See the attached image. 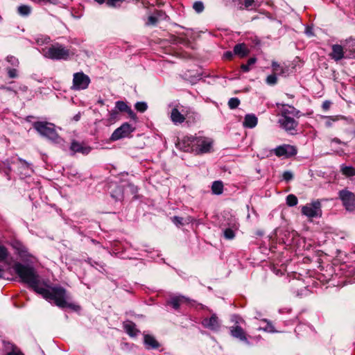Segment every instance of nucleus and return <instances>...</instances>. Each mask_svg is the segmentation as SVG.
<instances>
[{
	"instance_id": "1",
	"label": "nucleus",
	"mask_w": 355,
	"mask_h": 355,
	"mask_svg": "<svg viewBox=\"0 0 355 355\" xmlns=\"http://www.w3.org/2000/svg\"><path fill=\"white\" fill-rule=\"evenodd\" d=\"M37 293L41 295L45 300L51 303H54L60 308L69 307L76 310L78 307L74 304L70 302V295L62 286H52L49 288L41 286L40 288H37Z\"/></svg>"
},
{
	"instance_id": "2",
	"label": "nucleus",
	"mask_w": 355,
	"mask_h": 355,
	"mask_svg": "<svg viewBox=\"0 0 355 355\" xmlns=\"http://www.w3.org/2000/svg\"><path fill=\"white\" fill-rule=\"evenodd\" d=\"M212 144L211 139L195 135L184 137L178 145L184 152L200 155L209 153Z\"/></svg>"
},
{
	"instance_id": "3",
	"label": "nucleus",
	"mask_w": 355,
	"mask_h": 355,
	"mask_svg": "<svg viewBox=\"0 0 355 355\" xmlns=\"http://www.w3.org/2000/svg\"><path fill=\"white\" fill-rule=\"evenodd\" d=\"M12 268L22 282L28 284L36 293L37 292V288L41 287L39 286V276L32 266L17 262L13 265Z\"/></svg>"
},
{
	"instance_id": "4",
	"label": "nucleus",
	"mask_w": 355,
	"mask_h": 355,
	"mask_svg": "<svg viewBox=\"0 0 355 355\" xmlns=\"http://www.w3.org/2000/svg\"><path fill=\"white\" fill-rule=\"evenodd\" d=\"M33 128L43 137H46L54 143H60L62 139L57 133L53 123L37 121L33 123Z\"/></svg>"
},
{
	"instance_id": "5",
	"label": "nucleus",
	"mask_w": 355,
	"mask_h": 355,
	"mask_svg": "<svg viewBox=\"0 0 355 355\" xmlns=\"http://www.w3.org/2000/svg\"><path fill=\"white\" fill-rule=\"evenodd\" d=\"M45 57L52 60H67L69 57V50L62 45L55 44L44 50Z\"/></svg>"
},
{
	"instance_id": "6",
	"label": "nucleus",
	"mask_w": 355,
	"mask_h": 355,
	"mask_svg": "<svg viewBox=\"0 0 355 355\" xmlns=\"http://www.w3.org/2000/svg\"><path fill=\"white\" fill-rule=\"evenodd\" d=\"M301 212L302 215L310 219L320 218L322 215L320 201L319 200H316L302 206L301 208Z\"/></svg>"
},
{
	"instance_id": "7",
	"label": "nucleus",
	"mask_w": 355,
	"mask_h": 355,
	"mask_svg": "<svg viewBox=\"0 0 355 355\" xmlns=\"http://www.w3.org/2000/svg\"><path fill=\"white\" fill-rule=\"evenodd\" d=\"M89 77L83 72H77L73 73V84L71 89L73 90L86 89L90 83Z\"/></svg>"
},
{
	"instance_id": "8",
	"label": "nucleus",
	"mask_w": 355,
	"mask_h": 355,
	"mask_svg": "<svg viewBox=\"0 0 355 355\" xmlns=\"http://www.w3.org/2000/svg\"><path fill=\"white\" fill-rule=\"evenodd\" d=\"M339 198L347 211L355 210V195L354 193L347 189H343L339 191Z\"/></svg>"
},
{
	"instance_id": "9",
	"label": "nucleus",
	"mask_w": 355,
	"mask_h": 355,
	"mask_svg": "<svg viewBox=\"0 0 355 355\" xmlns=\"http://www.w3.org/2000/svg\"><path fill=\"white\" fill-rule=\"evenodd\" d=\"M133 131L134 128L131 125L128 123H124L113 132L110 139L112 141H116L124 137H128Z\"/></svg>"
},
{
	"instance_id": "10",
	"label": "nucleus",
	"mask_w": 355,
	"mask_h": 355,
	"mask_svg": "<svg viewBox=\"0 0 355 355\" xmlns=\"http://www.w3.org/2000/svg\"><path fill=\"white\" fill-rule=\"evenodd\" d=\"M274 153L277 157L288 158L295 155L297 153V148L294 146L289 144H283L277 146L274 150Z\"/></svg>"
},
{
	"instance_id": "11",
	"label": "nucleus",
	"mask_w": 355,
	"mask_h": 355,
	"mask_svg": "<svg viewBox=\"0 0 355 355\" xmlns=\"http://www.w3.org/2000/svg\"><path fill=\"white\" fill-rule=\"evenodd\" d=\"M204 327L214 331H218L220 327V321L216 314H212L210 318H206L202 321Z\"/></svg>"
},
{
	"instance_id": "12",
	"label": "nucleus",
	"mask_w": 355,
	"mask_h": 355,
	"mask_svg": "<svg viewBox=\"0 0 355 355\" xmlns=\"http://www.w3.org/2000/svg\"><path fill=\"white\" fill-rule=\"evenodd\" d=\"M279 123L281 127L288 132L295 130L298 125L297 121L291 116H281Z\"/></svg>"
},
{
	"instance_id": "13",
	"label": "nucleus",
	"mask_w": 355,
	"mask_h": 355,
	"mask_svg": "<svg viewBox=\"0 0 355 355\" xmlns=\"http://www.w3.org/2000/svg\"><path fill=\"white\" fill-rule=\"evenodd\" d=\"M331 50L332 51L329 53V56L336 62H338L342 59H346L344 46H343L340 44H333L331 46Z\"/></svg>"
},
{
	"instance_id": "14",
	"label": "nucleus",
	"mask_w": 355,
	"mask_h": 355,
	"mask_svg": "<svg viewBox=\"0 0 355 355\" xmlns=\"http://www.w3.org/2000/svg\"><path fill=\"white\" fill-rule=\"evenodd\" d=\"M17 164L21 175L30 176L33 173V170L32 168V164L27 162L26 160L21 158H17Z\"/></svg>"
},
{
	"instance_id": "15",
	"label": "nucleus",
	"mask_w": 355,
	"mask_h": 355,
	"mask_svg": "<svg viewBox=\"0 0 355 355\" xmlns=\"http://www.w3.org/2000/svg\"><path fill=\"white\" fill-rule=\"evenodd\" d=\"M70 150L73 153H80L83 155H88L92 148L91 147L85 145L83 143H80L76 141H73L70 146Z\"/></svg>"
},
{
	"instance_id": "16",
	"label": "nucleus",
	"mask_w": 355,
	"mask_h": 355,
	"mask_svg": "<svg viewBox=\"0 0 355 355\" xmlns=\"http://www.w3.org/2000/svg\"><path fill=\"white\" fill-rule=\"evenodd\" d=\"M230 334L232 337L239 339L241 341L249 343L245 333L239 325H234L230 328Z\"/></svg>"
},
{
	"instance_id": "17",
	"label": "nucleus",
	"mask_w": 355,
	"mask_h": 355,
	"mask_svg": "<svg viewBox=\"0 0 355 355\" xmlns=\"http://www.w3.org/2000/svg\"><path fill=\"white\" fill-rule=\"evenodd\" d=\"M346 59H352L355 58V40L349 39L346 41L344 45Z\"/></svg>"
},
{
	"instance_id": "18",
	"label": "nucleus",
	"mask_w": 355,
	"mask_h": 355,
	"mask_svg": "<svg viewBox=\"0 0 355 355\" xmlns=\"http://www.w3.org/2000/svg\"><path fill=\"white\" fill-rule=\"evenodd\" d=\"M189 300L183 296V295H179V296H174L172 297L167 303L173 306V308L175 310H178L180 305L184 303H189Z\"/></svg>"
},
{
	"instance_id": "19",
	"label": "nucleus",
	"mask_w": 355,
	"mask_h": 355,
	"mask_svg": "<svg viewBox=\"0 0 355 355\" xmlns=\"http://www.w3.org/2000/svg\"><path fill=\"white\" fill-rule=\"evenodd\" d=\"M12 246L20 257H25L28 256V248L21 242L14 241L12 243Z\"/></svg>"
},
{
	"instance_id": "20",
	"label": "nucleus",
	"mask_w": 355,
	"mask_h": 355,
	"mask_svg": "<svg viewBox=\"0 0 355 355\" xmlns=\"http://www.w3.org/2000/svg\"><path fill=\"white\" fill-rule=\"evenodd\" d=\"M144 342L148 349H157L159 347V343L153 336L149 334H144Z\"/></svg>"
},
{
	"instance_id": "21",
	"label": "nucleus",
	"mask_w": 355,
	"mask_h": 355,
	"mask_svg": "<svg viewBox=\"0 0 355 355\" xmlns=\"http://www.w3.org/2000/svg\"><path fill=\"white\" fill-rule=\"evenodd\" d=\"M171 119L175 124L182 123L184 121L185 116L184 114L180 112L178 107H174L171 112Z\"/></svg>"
},
{
	"instance_id": "22",
	"label": "nucleus",
	"mask_w": 355,
	"mask_h": 355,
	"mask_svg": "<svg viewBox=\"0 0 355 355\" xmlns=\"http://www.w3.org/2000/svg\"><path fill=\"white\" fill-rule=\"evenodd\" d=\"M257 117L252 114H248L245 116L243 125L248 128H253L257 125Z\"/></svg>"
},
{
	"instance_id": "23",
	"label": "nucleus",
	"mask_w": 355,
	"mask_h": 355,
	"mask_svg": "<svg viewBox=\"0 0 355 355\" xmlns=\"http://www.w3.org/2000/svg\"><path fill=\"white\" fill-rule=\"evenodd\" d=\"M123 328L125 332L131 337H135L139 331L136 328V324L132 321H127L123 323Z\"/></svg>"
},
{
	"instance_id": "24",
	"label": "nucleus",
	"mask_w": 355,
	"mask_h": 355,
	"mask_svg": "<svg viewBox=\"0 0 355 355\" xmlns=\"http://www.w3.org/2000/svg\"><path fill=\"white\" fill-rule=\"evenodd\" d=\"M272 68L273 73H275L276 76H286V74H287L288 71V69L287 67L280 65L275 61L272 62Z\"/></svg>"
},
{
	"instance_id": "25",
	"label": "nucleus",
	"mask_w": 355,
	"mask_h": 355,
	"mask_svg": "<svg viewBox=\"0 0 355 355\" xmlns=\"http://www.w3.org/2000/svg\"><path fill=\"white\" fill-rule=\"evenodd\" d=\"M281 116H297L299 111L294 107L289 105H283L281 110Z\"/></svg>"
},
{
	"instance_id": "26",
	"label": "nucleus",
	"mask_w": 355,
	"mask_h": 355,
	"mask_svg": "<svg viewBox=\"0 0 355 355\" xmlns=\"http://www.w3.org/2000/svg\"><path fill=\"white\" fill-rule=\"evenodd\" d=\"M234 53L243 58L248 54V50L244 44H238L234 47Z\"/></svg>"
},
{
	"instance_id": "27",
	"label": "nucleus",
	"mask_w": 355,
	"mask_h": 355,
	"mask_svg": "<svg viewBox=\"0 0 355 355\" xmlns=\"http://www.w3.org/2000/svg\"><path fill=\"white\" fill-rule=\"evenodd\" d=\"M340 171L342 173L347 177H352L355 175V168L351 166H340Z\"/></svg>"
},
{
	"instance_id": "28",
	"label": "nucleus",
	"mask_w": 355,
	"mask_h": 355,
	"mask_svg": "<svg viewBox=\"0 0 355 355\" xmlns=\"http://www.w3.org/2000/svg\"><path fill=\"white\" fill-rule=\"evenodd\" d=\"M211 191L213 193L220 195L223 191V184L220 181H215L211 186Z\"/></svg>"
},
{
	"instance_id": "29",
	"label": "nucleus",
	"mask_w": 355,
	"mask_h": 355,
	"mask_svg": "<svg viewBox=\"0 0 355 355\" xmlns=\"http://www.w3.org/2000/svg\"><path fill=\"white\" fill-rule=\"evenodd\" d=\"M17 12L21 16H28L31 12V8L26 5H21L18 7Z\"/></svg>"
},
{
	"instance_id": "30",
	"label": "nucleus",
	"mask_w": 355,
	"mask_h": 355,
	"mask_svg": "<svg viewBox=\"0 0 355 355\" xmlns=\"http://www.w3.org/2000/svg\"><path fill=\"white\" fill-rule=\"evenodd\" d=\"M257 61V59L255 58H251L248 60L247 64H243L241 66V68L243 71L244 72H248L250 70V66L253 65Z\"/></svg>"
},
{
	"instance_id": "31",
	"label": "nucleus",
	"mask_w": 355,
	"mask_h": 355,
	"mask_svg": "<svg viewBox=\"0 0 355 355\" xmlns=\"http://www.w3.org/2000/svg\"><path fill=\"white\" fill-rule=\"evenodd\" d=\"M297 202H298V200H297V198L293 195V194H289L287 197H286V204L289 206V207H293V206H295L297 205Z\"/></svg>"
},
{
	"instance_id": "32",
	"label": "nucleus",
	"mask_w": 355,
	"mask_h": 355,
	"mask_svg": "<svg viewBox=\"0 0 355 355\" xmlns=\"http://www.w3.org/2000/svg\"><path fill=\"white\" fill-rule=\"evenodd\" d=\"M115 107L120 112H126L129 106L122 101H118L115 103Z\"/></svg>"
},
{
	"instance_id": "33",
	"label": "nucleus",
	"mask_w": 355,
	"mask_h": 355,
	"mask_svg": "<svg viewBox=\"0 0 355 355\" xmlns=\"http://www.w3.org/2000/svg\"><path fill=\"white\" fill-rule=\"evenodd\" d=\"M266 82L269 85H275L277 83V78L275 73L267 76Z\"/></svg>"
},
{
	"instance_id": "34",
	"label": "nucleus",
	"mask_w": 355,
	"mask_h": 355,
	"mask_svg": "<svg viewBox=\"0 0 355 355\" xmlns=\"http://www.w3.org/2000/svg\"><path fill=\"white\" fill-rule=\"evenodd\" d=\"M135 107V109L140 112H144L148 108V105L145 102H137Z\"/></svg>"
},
{
	"instance_id": "35",
	"label": "nucleus",
	"mask_w": 355,
	"mask_h": 355,
	"mask_svg": "<svg viewBox=\"0 0 355 355\" xmlns=\"http://www.w3.org/2000/svg\"><path fill=\"white\" fill-rule=\"evenodd\" d=\"M240 104V101L238 98H231L228 101V105L230 109L236 108Z\"/></svg>"
},
{
	"instance_id": "36",
	"label": "nucleus",
	"mask_w": 355,
	"mask_h": 355,
	"mask_svg": "<svg viewBox=\"0 0 355 355\" xmlns=\"http://www.w3.org/2000/svg\"><path fill=\"white\" fill-rule=\"evenodd\" d=\"M193 8L196 12L200 13L203 11L205 7L202 1H196L193 5Z\"/></svg>"
},
{
	"instance_id": "37",
	"label": "nucleus",
	"mask_w": 355,
	"mask_h": 355,
	"mask_svg": "<svg viewBox=\"0 0 355 355\" xmlns=\"http://www.w3.org/2000/svg\"><path fill=\"white\" fill-rule=\"evenodd\" d=\"M8 252L6 247L0 245V262L3 261L8 257Z\"/></svg>"
},
{
	"instance_id": "38",
	"label": "nucleus",
	"mask_w": 355,
	"mask_h": 355,
	"mask_svg": "<svg viewBox=\"0 0 355 355\" xmlns=\"http://www.w3.org/2000/svg\"><path fill=\"white\" fill-rule=\"evenodd\" d=\"M224 236L227 239H232L235 236L234 232L231 228H227L224 230Z\"/></svg>"
},
{
	"instance_id": "39",
	"label": "nucleus",
	"mask_w": 355,
	"mask_h": 355,
	"mask_svg": "<svg viewBox=\"0 0 355 355\" xmlns=\"http://www.w3.org/2000/svg\"><path fill=\"white\" fill-rule=\"evenodd\" d=\"M6 60L8 62H9L11 65L14 67H18L19 63L18 59L12 55L8 56L6 58Z\"/></svg>"
},
{
	"instance_id": "40",
	"label": "nucleus",
	"mask_w": 355,
	"mask_h": 355,
	"mask_svg": "<svg viewBox=\"0 0 355 355\" xmlns=\"http://www.w3.org/2000/svg\"><path fill=\"white\" fill-rule=\"evenodd\" d=\"M171 220L173 223L177 226L183 225L184 224V218L182 217L174 216L171 218Z\"/></svg>"
},
{
	"instance_id": "41",
	"label": "nucleus",
	"mask_w": 355,
	"mask_h": 355,
	"mask_svg": "<svg viewBox=\"0 0 355 355\" xmlns=\"http://www.w3.org/2000/svg\"><path fill=\"white\" fill-rule=\"evenodd\" d=\"M231 321L234 323V325H239L240 323H244V320L237 315H232Z\"/></svg>"
},
{
	"instance_id": "42",
	"label": "nucleus",
	"mask_w": 355,
	"mask_h": 355,
	"mask_svg": "<svg viewBox=\"0 0 355 355\" xmlns=\"http://www.w3.org/2000/svg\"><path fill=\"white\" fill-rule=\"evenodd\" d=\"M125 0H106V3L111 7H116L120 5Z\"/></svg>"
},
{
	"instance_id": "43",
	"label": "nucleus",
	"mask_w": 355,
	"mask_h": 355,
	"mask_svg": "<svg viewBox=\"0 0 355 355\" xmlns=\"http://www.w3.org/2000/svg\"><path fill=\"white\" fill-rule=\"evenodd\" d=\"M325 118L327 119L325 122L327 127H331L332 125V123L338 119V116H325Z\"/></svg>"
},
{
	"instance_id": "44",
	"label": "nucleus",
	"mask_w": 355,
	"mask_h": 355,
	"mask_svg": "<svg viewBox=\"0 0 355 355\" xmlns=\"http://www.w3.org/2000/svg\"><path fill=\"white\" fill-rule=\"evenodd\" d=\"M7 71H8V76L10 78H15L18 76V72L16 69L8 68V69H7Z\"/></svg>"
},
{
	"instance_id": "45",
	"label": "nucleus",
	"mask_w": 355,
	"mask_h": 355,
	"mask_svg": "<svg viewBox=\"0 0 355 355\" xmlns=\"http://www.w3.org/2000/svg\"><path fill=\"white\" fill-rule=\"evenodd\" d=\"M293 178V175L292 172L288 171H285L283 173V179L285 181L288 182V181L291 180Z\"/></svg>"
},
{
	"instance_id": "46",
	"label": "nucleus",
	"mask_w": 355,
	"mask_h": 355,
	"mask_svg": "<svg viewBox=\"0 0 355 355\" xmlns=\"http://www.w3.org/2000/svg\"><path fill=\"white\" fill-rule=\"evenodd\" d=\"M157 19L156 17L155 16H150L148 19V22L147 24H151V25H154L157 23Z\"/></svg>"
},
{
	"instance_id": "47",
	"label": "nucleus",
	"mask_w": 355,
	"mask_h": 355,
	"mask_svg": "<svg viewBox=\"0 0 355 355\" xmlns=\"http://www.w3.org/2000/svg\"><path fill=\"white\" fill-rule=\"evenodd\" d=\"M125 112L129 115V116L131 119H137L136 114L132 111V110L130 107H128V109L127 110V111Z\"/></svg>"
},
{
	"instance_id": "48",
	"label": "nucleus",
	"mask_w": 355,
	"mask_h": 355,
	"mask_svg": "<svg viewBox=\"0 0 355 355\" xmlns=\"http://www.w3.org/2000/svg\"><path fill=\"white\" fill-rule=\"evenodd\" d=\"M331 103L329 101H325L322 103V107L324 110L329 109Z\"/></svg>"
},
{
	"instance_id": "49",
	"label": "nucleus",
	"mask_w": 355,
	"mask_h": 355,
	"mask_svg": "<svg viewBox=\"0 0 355 355\" xmlns=\"http://www.w3.org/2000/svg\"><path fill=\"white\" fill-rule=\"evenodd\" d=\"M234 54V51H226L223 56L225 59L231 60Z\"/></svg>"
},
{
	"instance_id": "50",
	"label": "nucleus",
	"mask_w": 355,
	"mask_h": 355,
	"mask_svg": "<svg viewBox=\"0 0 355 355\" xmlns=\"http://www.w3.org/2000/svg\"><path fill=\"white\" fill-rule=\"evenodd\" d=\"M254 1V0H245V1H244L245 7L249 8L250 6H251L252 5Z\"/></svg>"
},
{
	"instance_id": "51",
	"label": "nucleus",
	"mask_w": 355,
	"mask_h": 355,
	"mask_svg": "<svg viewBox=\"0 0 355 355\" xmlns=\"http://www.w3.org/2000/svg\"><path fill=\"white\" fill-rule=\"evenodd\" d=\"M331 142H335L338 144H343L346 145V143L341 141L338 138H336V137L332 139Z\"/></svg>"
},
{
	"instance_id": "52",
	"label": "nucleus",
	"mask_w": 355,
	"mask_h": 355,
	"mask_svg": "<svg viewBox=\"0 0 355 355\" xmlns=\"http://www.w3.org/2000/svg\"><path fill=\"white\" fill-rule=\"evenodd\" d=\"M7 355H24V354L19 352L12 351L11 352L8 353Z\"/></svg>"
},
{
	"instance_id": "53",
	"label": "nucleus",
	"mask_w": 355,
	"mask_h": 355,
	"mask_svg": "<svg viewBox=\"0 0 355 355\" xmlns=\"http://www.w3.org/2000/svg\"><path fill=\"white\" fill-rule=\"evenodd\" d=\"M80 119V113H78L77 114H76L74 116H73V120L76 121H79Z\"/></svg>"
},
{
	"instance_id": "54",
	"label": "nucleus",
	"mask_w": 355,
	"mask_h": 355,
	"mask_svg": "<svg viewBox=\"0 0 355 355\" xmlns=\"http://www.w3.org/2000/svg\"><path fill=\"white\" fill-rule=\"evenodd\" d=\"M31 1H33V3H37V4H40L42 2H45L46 1V0H31Z\"/></svg>"
},
{
	"instance_id": "55",
	"label": "nucleus",
	"mask_w": 355,
	"mask_h": 355,
	"mask_svg": "<svg viewBox=\"0 0 355 355\" xmlns=\"http://www.w3.org/2000/svg\"><path fill=\"white\" fill-rule=\"evenodd\" d=\"M20 89L22 90L23 92H26L28 89V87H27V86L24 85L22 87H20Z\"/></svg>"
},
{
	"instance_id": "56",
	"label": "nucleus",
	"mask_w": 355,
	"mask_h": 355,
	"mask_svg": "<svg viewBox=\"0 0 355 355\" xmlns=\"http://www.w3.org/2000/svg\"><path fill=\"white\" fill-rule=\"evenodd\" d=\"M3 273L4 270L1 268H0V278L3 277Z\"/></svg>"
},
{
	"instance_id": "57",
	"label": "nucleus",
	"mask_w": 355,
	"mask_h": 355,
	"mask_svg": "<svg viewBox=\"0 0 355 355\" xmlns=\"http://www.w3.org/2000/svg\"><path fill=\"white\" fill-rule=\"evenodd\" d=\"M95 1H96L97 3H98L99 4H102L105 2V0H94Z\"/></svg>"
},
{
	"instance_id": "58",
	"label": "nucleus",
	"mask_w": 355,
	"mask_h": 355,
	"mask_svg": "<svg viewBox=\"0 0 355 355\" xmlns=\"http://www.w3.org/2000/svg\"><path fill=\"white\" fill-rule=\"evenodd\" d=\"M98 104H100V105H103L104 104V101H103V100H102V99H99V100L98 101Z\"/></svg>"
},
{
	"instance_id": "59",
	"label": "nucleus",
	"mask_w": 355,
	"mask_h": 355,
	"mask_svg": "<svg viewBox=\"0 0 355 355\" xmlns=\"http://www.w3.org/2000/svg\"><path fill=\"white\" fill-rule=\"evenodd\" d=\"M4 89H6L8 91H11L12 90V89L10 87H6V88H4Z\"/></svg>"
},
{
	"instance_id": "60",
	"label": "nucleus",
	"mask_w": 355,
	"mask_h": 355,
	"mask_svg": "<svg viewBox=\"0 0 355 355\" xmlns=\"http://www.w3.org/2000/svg\"><path fill=\"white\" fill-rule=\"evenodd\" d=\"M116 114V112L115 110L111 111V114Z\"/></svg>"
},
{
	"instance_id": "61",
	"label": "nucleus",
	"mask_w": 355,
	"mask_h": 355,
	"mask_svg": "<svg viewBox=\"0 0 355 355\" xmlns=\"http://www.w3.org/2000/svg\"><path fill=\"white\" fill-rule=\"evenodd\" d=\"M4 88H6V87H5L4 85H1V86H0V89H4Z\"/></svg>"
},
{
	"instance_id": "62",
	"label": "nucleus",
	"mask_w": 355,
	"mask_h": 355,
	"mask_svg": "<svg viewBox=\"0 0 355 355\" xmlns=\"http://www.w3.org/2000/svg\"><path fill=\"white\" fill-rule=\"evenodd\" d=\"M354 135H355V131L354 132Z\"/></svg>"
}]
</instances>
